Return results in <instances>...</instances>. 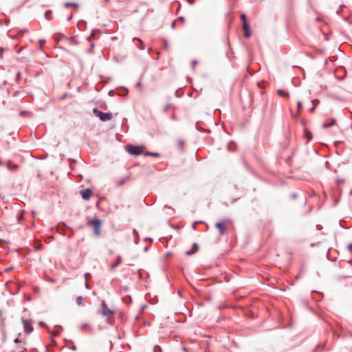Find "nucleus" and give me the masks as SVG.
I'll use <instances>...</instances> for the list:
<instances>
[{
	"label": "nucleus",
	"instance_id": "obj_26",
	"mask_svg": "<svg viewBox=\"0 0 352 352\" xmlns=\"http://www.w3.org/2000/svg\"><path fill=\"white\" fill-rule=\"evenodd\" d=\"M38 324L41 327H46L45 324L43 321H40Z\"/></svg>",
	"mask_w": 352,
	"mask_h": 352
},
{
	"label": "nucleus",
	"instance_id": "obj_41",
	"mask_svg": "<svg viewBox=\"0 0 352 352\" xmlns=\"http://www.w3.org/2000/svg\"><path fill=\"white\" fill-rule=\"evenodd\" d=\"M195 226H196V223H193V225H192V228H193L194 229H195Z\"/></svg>",
	"mask_w": 352,
	"mask_h": 352
},
{
	"label": "nucleus",
	"instance_id": "obj_38",
	"mask_svg": "<svg viewBox=\"0 0 352 352\" xmlns=\"http://www.w3.org/2000/svg\"><path fill=\"white\" fill-rule=\"evenodd\" d=\"M14 342H20V340H19V338H16V339L14 340Z\"/></svg>",
	"mask_w": 352,
	"mask_h": 352
},
{
	"label": "nucleus",
	"instance_id": "obj_24",
	"mask_svg": "<svg viewBox=\"0 0 352 352\" xmlns=\"http://www.w3.org/2000/svg\"><path fill=\"white\" fill-rule=\"evenodd\" d=\"M133 39L138 41L141 45H143V41L140 38H134Z\"/></svg>",
	"mask_w": 352,
	"mask_h": 352
},
{
	"label": "nucleus",
	"instance_id": "obj_13",
	"mask_svg": "<svg viewBox=\"0 0 352 352\" xmlns=\"http://www.w3.org/2000/svg\"><path fill=\"white\" fill-rule=\"evenodd\" d=\"M45 18L47 21H50L52 19V11L51 10H48L45 12Z\"/></svg>",
	"mask_w": 352,
	"mask_h": 352
},
{
	"label": "nucleus",
	"instance_id": "obj_35",
	"mask_svg": "<svg viewBox=\"0 0 352 352\" xmlns=\"http://www.w3.org/2000/svg\"><path fill=\"white\" fill-rule=\"evenodd\" d=\"M136 86L138 87H141V82H138L137 84H136Z\"/></svg>",
	"mask_w": 352,
	"mask_h": 352
},
{
	"label": "nucleus",
	"instance_id": "obj_34",
	"mask_svg": "<svg viewBox=\"0 0 352 352\" xmlns=\"http://www.w3.org/2000/svg\"><path fill=\"white\" fill-rule=\"evenodd\" d=\"M314 109H315V107L313 106V107H312V108H311V109H309V111H310V112H311V113H312V112H314Z\"/></svg>",
	"mask_w": 352,
	"mask_h": 352
},
{
	"label": "nucleus",
	"instance_id": "obj_30",
	"mask_svg": "<svg viewBox=\"0 0 352 352\" xmlns=\"http://www.w3.org/2000/svg\"><path fill=\"white\" fill-rule=\"evenodd\" d=\"M189 4L192 5L195 2V0H188Z\"/></svg>",
	"mask_w": 352,
	"mask_h": 352
},
{
	"label": "nucleus",
	"instance_id": "obj_6",
	"mask_svg": "<svg viewBox=\"0 0 352 352\" xmlns=\"http://www.w3.org/2000/svg\"><path fill=\"white\" fill-rule=\"evenodd\" d=\"M92 193V190L89 188L82 190L80 192V194L81 195V197L84 200H89Z\"/></svg>",
	"mask_w": 352,
	"mask_h": 352
},
{
	"label": "nucleus",
	"instance_id": "obj_1",
	"mask_svg": "<svg viewBox=\"0 0 352 352\" xmlns=\"http://www.w3.org/2000/svg\"><path fill=\"white\" fill-rule=\"evenodd\" d=\"M93 113L96 116L98 117L100 120L102 122L111 120L113 118L111 113H104L96 108L94 109Z\"/></svg>",
	"mask_w": 352,
	"mask_h": 352
},
{
	"label": "nucleus",
	"instance_id": "obj_40",
	"mask_svg": "<svg viewBox=\"0 0 352 352\" xmlns=\"http://www.w3.org/2000/svg\"><path fill=\"white\" fill-rule=\"evenodd\" d=\"M56 335H58V332L54 333L52 334V336H56Z\"/></svg>",
	"mask_w": 352,
	"mask_h": 352
},
{
	"label": "nucleus",
	"instance_id": "obj_20",
	"mask_svg": "<svg viewBox=\"0 0 352 352\" xmlns=\"http://www.w3.org/2000/svg\"><path fill=\"white\" fill-rule=\"evenodd\" d=\"M153 352H162L161 348L157 345L155 346L153 348Z\"/></svg>",
	"mask_w": 352,
	"mask_h": 352
},
{
	"label": "nucleus",
	"instance_id": "obj_44",
	"mask_svg": "<svg viewBox=\"0 0 352 352\" xmlns=\"http://www.w3.org/2000/svg\"><path fill=\"white\" fill-rule=\"evenodd\" d=\"M91 36H89V37L87 38V39H88V40H89V39L91 38Z\"/></svg>",
	"mask_w": 352,
	"mask_h": 352
},
{
	"label": "nucleus",
	"instance_id": "obj_32",
	"mask_svg": "<svg viewBox=\"0 0 352 352\" xmlns=\"http://www.w3.org/2000/svg\"><path fill=\"white\" fill-rule=\"evenodd\" d=\"M175 21H173V22L172 23V24H171V28L174 29V28H175Z\"/></svg>",
	"mask_w": 352,
	"mask_h": 352
},
{
	"label": "nucleus",
	"instance_id": "obj_7",
	"mask_svg": "<svg viewBox=\"0 0 352 352\" xmlns=\"http://www.w3.org/2000/svg\"><path fill=\"white\" fill-rule=\"evenodd\" d=\"M22 323L23 324L24 331L26 333H30L33 331V327L28 320L23 319Z\"/></svg>",
	"mask_w": 352,
	"mask_h": 352
},
{
	"label": "nucleus",
	"instance_id": "obj_45",
	"mask_svg": "<svg viewBox=\"0 0 352 352\" xmlns=\"http://www.w3.org/2000/svg\"><path fill=\"white\" fill-rule=\"evenodd\" d=\"M106 1H109V0H105Z\"/></svg>",
	"mask_w": 352,
	"mask_h": 352
},
{
	"label": "nucleus",
	"instance_id": "obj_23",
	"mask_svg": "<svg viewBox=\"0 0 352 352\" xmlns=\"http://www.w3.org/2000/svg\"><path fill=\"white\" fill-rule=\"evenodd\" d=\"M45 43V40H39V43H40V45H41V48L42 49V46Z\"/></svg>",
	"mask_w": 352,
	"mask_h": 352
},
{
	"label": "nucleus",
	"instance_id": "obj_28",
	"mask_svg": "<svg viewBox=\"0 0 352 352\" xmlns=\"http://www.w3.org/2000/svg\"><path fill=\"white\" fill-rule=\"evenodd\" d=\"M72 6V3L67 2V3H65V7H69V6Z\"/></svg>",
	"mask_w": 352,
	"mask_h": 352
},
{
	"label": "nucleus",
	"instance_id": "obj_21",
	"mask_svg": "<svg viewBox=\"0 0 352 352\" xmlns=\"http://www.w3.org/2000/svg\"><path fill=\"white\" fill-rule=\"evenodd\" d=\"M91 277V275L90 273H86L85 274V281H87Z\"/></svg>",
	"mask_w": 352,
	"mask_h": 352
},
{
	"label": "nucleus",
	"instance_id": "obj_37",
	"mask_svg": "<svg viewBox=\"0 0 352 352\" xmlns=\"http://www.w3.org/2000/svg\"><path fill=\"white\" fill-rule=\"evenodd\" d=\"M72 14H71V15L68 17L67 21H70V20L72 19Z\"/></svg>",
	"mask_w": 352,
	"mask_h": 352
},
{
	"label": "nucleus",
	"instance_id": "obj_22",
	"mask_svg": "<svg viewBox=\"0 0 352 352\" xmlns=\"http://www.w3.org/2000/svg\"><path fill=\"white\" fill-rule=\"evenodd\" d=\"M302 102L300 101H298L297 102V108H298V111H300V109H302Z\"/></svg>",
	"mask_w": 352,
	"mask_h": 352
},
{
	"label": "nucleus",
	"instance_id": "obj_17",
	"mask_svg": "<svg viewBox=\"0 0 352 352\" xmlns=\"http://www.w3.org/2000/svg\"><path fill=\"white\" fill-rule=\"evenodd\" d=\"M7 166L8 168L10 169V170H15L17 168L18 166L16 165V164H14V165H12L10 164V163H8L7 164Z\"/></svg>",
	"mask_w": 352,
	"mask_h": 352
},
{
	"label": "nucleus",
	"instance_id": "obj_27",
	"mask_svg": "<svg viewBox=\"0 0 352 352\" xmlns=\"http://www.w3.org/2000/svg\"><path fill=\"white\" fill-rule=\"evenodd\" d=\"M197 63V60H193L192 62V66L193 68L195 67V66L196 65Z\"/></svg>",
	"mask_w": 352,
	"mask_h": 352
},
{
	"label": "nucleus",
	"instance_id": "obj_33",
	"mask_svg": "<svg viewBox=\"0 0 352 352\" xmlns=\"http://www.w3.org/2000/svg\"><path fill=\"white\" fill-rule=\"evenodd\" d=\"M178 19L182 22L184 21V18L183 16H179Z\"/></svg>",
	"mask_w": 352,
	"mask_h": 352
},
{
	"label": "nucleus",
	"instance_id": "obj_39",
	"mask_svg": "<svg viewBox=\"0 0 352 352\" xmlns=\"http://www.w3.org/2000/svg\"><path fill=\"white\" fill-rule=\"evenodd\" d=\"M179 144H180L181 146H182L183 144H184V142L182 140H181V141H179Z\"/></svg>",
	"mask_w": 352,
	"mask_h": 352
},
{
	"label": "nucleus",
	"instance_id": "obj_2",
	"mask_svg": "<svg viewBox=\"0 0 352 352\" xmlns=\"http://www.w3.org/2000/svg\"><path fill=\"white\" fill-rule=\"evenodd\" d=\"M240 17L243 21V29L244 30V36L245 38H248L251 35V31H250V25L247 22V17L245 14H241Z\"/></svg>",
	"mask_w": 352,
	"mask_h": 352
},
{
	"label": "nucleus",
	"instance_id": "obj_15",
	"mask_svg": "<svg viewBox=\"0 0 352 352\" xmlns=\"http://www.w3.org/2000/svg\"><path fill=\"white\" fill-rule=\"evenodd\" d=\"M84 299L82 296H78L76 298V302L78 305H82L83 304Z\"/></svg>",
	"mask_w": 352,
	"mask_h": 352
},
{
	"label": "nucleus",
	"instance_id": "obj_43",
	"mask_svg": "<svg viewBox=\"0 0 352 352\" xmlns=\"http://www.w3.org/2000/svg\"><path fill=\"white\" fill-rule=\"evenodd\" d=\"M85 327H87V324H84V325L82 326V328H84Z\"/></svg>",
	"mask_w": 352,
	"mask_h": 352
},
{
	"label": "nucleus",
	"instance_id": "obj_14",
	"mask_svg": "<svg viewBox=\"0 0 352 352\" xmlns=\"http://www.w3.org/2000/svg\"><path fill=\"white\" fill-rule=\"evenodd\" d=\"M121 263V256H118L117 257V261L116 262H115L114 264H113L111 266V270H114L116 269Z\"/></svg>",
	"mask_w": 352,
	"mask_h": 352
},
{
	"label": "nucleus",
	"instance_id": "obj_19",
	"mask_svg": "<svg viewBox=\"0 0 352 352\" xmlns=\"http://www.w3.org/2000/svg\"><path fill=\"white\" fill-rule=\"evenodd\" d=\"M146 155H147V156H159V154L157 153L147 152L146 153Z\"/></svg>",
	"mask_w": 352,
	"mask_h": 352
},
{
	"label": "nucleus",
	"instance_id": "obj_31",
	"mask_svg": "<svg viewBox=\"0 0 352 352\" xmlns=\"http://www.w3.org/2000/svg\"><path fill=\"white\" fill-rule=\"evenodd\" d=\"M72 6H73L75 8H78V5L77 3H72Z\"/></svg>",
	"mask_w": 352,
	"mask_h": 352
},
{
	"label": "nucleus",
	"instance_id": "obj_3",
	"mask_svg": "<svg viewBox=\"0 0 352 352\" xmlns=\"http://www.w3.org/2000/svg\"><path fill=\"white\" fill-rule=\"evenodd\" d=\"M89 225L91 226L94 229V234L96 236H99L100 234V226H101V221L99 219H92L89 221Z\"/></svg>",
	"mask_w": 352,
	"mask_h": 352
},
{
	"label": "nucleus",
	"instance_id": "obj_12",
	"mask_svg": "<svg viewBox=\"0 0 352 352\" xmlns=\"http://www.w3.org/2000/svg\"><path fill=\"white\" fill-rule=\"evenodd\" d=\"M277 94L279 96H281V97H287V98L289 97V94L288 92H286L283 89H278L277 91Z\"/></svg>",
	"mask_w": 352,
	"mask_h": 352
},
{
	"label": "nucleus",
	"instance_id": "obj_11",
	"mask_svg": "<svg viewBox=\"0 0 352 352\" xmlns=\"http://www.w3.org/2000/svg\"><path fill=\"white\" fill-rule=\"evenodd\" d=\"M127 179H128L127 177L120 178V179H118L116 182V184L117 186H121L124 185L126 183Z\"/></svg>",
	"mask_w": 352,
	"mask_h": 352
},
{
	"label": "nucleus",
	"instance_id": "obj_9",
	"mask_svg": "<svg viewBox=\"0 0 352 352\" xmlns=\"http://www.w3.org/2000/svg\"><path fill=\"white\" fill-rule=\"evenodd\" d=\"M336 123V120L333 118L329 122H324V123H323L322 128L323 129H327L328 127H330V126H332L335 125Z\"/></svg>",
	"mask_w": 352,
	"mask_h": 352
},
{
	"label": "nucleus",
	"instance_id": "obj_42",
	"mask_svg": "<svg viewBox=\"0 0 352 352\" xmlns=\"http://www.w3.org/2000/svg\"><path fill=\"white\" fill-rule=\"evenodd\" d=\"M76 347L75 346H74L72 347V350H76Z\"/></svg>",
	"mask_w": 352,
	"mask_h": 352
},
{
	"label": "nucleus",
	"instance_id": "obj_29",
	"mask_svg": "<svg viewBox=\"0 0 352 352\" xmlns=\"http://www.w3.org/2000/svg\"><path fill=\"white\" fill-rule=\"evenodd\" d=\"M85 285L87 289H90L89 284L87 283V281H85Z\"/></svg>",
	"mask_w": 352,
	"mask_h": 352
},
{
	"label": "nucleus",
	"instance_id": "obj_8",
	"mask_svg": "<svg viewBox=\"0 0 352 352\" xmlns=\"http://www.w3.org/2000/svg\"><path fill=\"white\" fill-rule=\"evenodd\" d=\"M215 226L217 228H218L221 235H223L226 230V226L224 222H223V221L217 222L215 224Z\"/></svg>",
	"mask_w": 352,
	"mask_h": 352
},
{
	"label": "nucleus",
	"instance_id": "obj_16",
	"mask_svg": "<svg viewBox=\"0 0 352 352\" xmlns=\"http://www.w3.org/2000/svg\"><path fill=\"white\" fill-rule=\"evenodd\" d=\"M69 41L73 45H77L78 44V41H77V39H76V36H71L69 38Z\"/></svg>",
	"mask_w": 352,
	"mask_h": 352
},
{
	"label": "nucleus",
	"instance_id": "obj_5",
	"mask_svg": "<svg viewBox=\"0 0 352 352\" xmlns=\"http://www.w3.org/2000/svg\"><path fill=\"white\" fill-rule=\"evenodd\" d=\"M126 151L133 155H139L142 153V148L137 146L129 145Z\"/></svg>",
	"mask_w": 352,
	"mask_h": 352
},
{
	"label": "nucleus",
	"instance_id": "obj_25",
	"mask_svg": "<svg viewBox=\"0 0 352 352\" xmlns=\"http://www.w3.org/2000/svg\"><path fill=\"white\" fill-rule=\"evenodd\" d=\"M348 249L350 252H352V243L349 244Z\"/></svg>",
	"mask_w": 352,
	"mask_h": 352
},
{
	"label": "nucleus",
	"instance_id": "obj_4",
	"mask_svg": "<svg viewBox=\"0 0 352 352\" xmlns=\"http://www.w3.org/2000/svg\"><path fill=\"white\" fill-rule=\"evenodd\" d=\"M101 313L102 315L107 317H111L114 315V311L109 309L104 300H102L101 303Z\"/></svg>",
	"mask_w": 352,
	"mask_h": 352
},
{
	"label": "nucleus",
	"instance_id": "obj_10",
	"mask_svg": "<svg viewBox=\"0 0 352 352\" xmlns=\"http://www.w3.org/2000/svg\"><path fill=\"white\" fill-rule=\"evenodd\" d=\"M198 250V245L197 243L192 245V249L186 252L187 255H191Z\"/></svg>",
	"mask_w": 352,
	"mask_h": 352
},
{
	"label": "nucleus",
	"instance_id": "obj_18",
	"mask_svg": "<svg viewBox=\"0 0 352 352\" xmlns=\"http://www.w3.org/2000/svg\"><path fill=\"white\" fill-rule=\"evenodd\" d=\"M311 103L313 104V106L314 107H316V105H318L319 104V100L318 99H314V100H311Z\"/></svg>",
	"mask_w": 352,
	"mask_h": 352
},
{
	"label": "nucleus",
	"instance_id": "obj_36",
	"mask_svg": "<svg viewBox=\"0 0 352 352\" xmlns=\"http://www.w3.org/2000/svg\"><path fill=\"white\" fill-rule=\"evenodd\" d=\"M138 48H139L140 50H144V47L142 45V46H138L137 47Z\"/></svg>",
	"mask_w": 352,
	"mask_h": 352
}]
</instances>
